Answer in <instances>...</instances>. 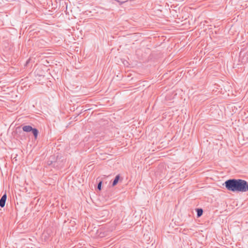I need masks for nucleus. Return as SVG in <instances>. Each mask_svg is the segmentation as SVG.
<instances>
[{
	"mask_svg": "<svg viewBox=\"0 0 248 248\" xmlns=\"http://www.w3.org/2000/svg\"><path fill=\"white\" fill-rule=\"evenodd\" d=\"M224 184L229 191L237 192L248 191V182L243 179H230L226 181Z\"/></svg>",
	"mask_w": 248,
	"mask_h": 248,
	"instance_id": "f257e3e1",
	"label": "nucleus"
},
{
	"mask_svg": "<svg viewBox=\"0 0 248 248\" xmlns=\"http://www.w3.org/2000/svg\"><path fill=\"white\" fill-rule=\"evenodd\" d=\"M6 199L7 195L6 193H5V194L2 196V197L0 199V206L1 207H3L5 206Z\"/></svg>",
	"mask_w": 248,
	"mask_h": 248,
	"instance_id": "f03ea898",
	"label": "nucleus"
},
{
	"mask_svg": "<svg viewBox=\"0 0 248 248\" xmlns=\"http://www.w3.org/2000/svg\"><path fill=\"white\" fill-rule=\"evenodd\" d=\"M32 129L33 128L31 126H29V125L24 126L23 127V130L26 132H30V131H31L32 130Z\"/></svg>",
	"mask_w": 248,
	"mask_h": 248,
	"instance_id": "7ed1b4c3",
	"label": "nucleus"
},
{
	"mask_svg": "<svg viewBox=\"0 0 248 248\" xmlns=\"http://www.w3.org/2000/svg\"><path fill=\"white\" fill-rule=\"evenodd\" d=\"M119 178H120V176L119 175H117L115 177V178L112 183V186H115V185H116L117 184V183L119 181Z\"/></svg>",
	"mask_w": 248,
	"mask_h": 248,
	"instance_id": "20e7f679",
	"label": "nucleus"
},
{
	"mask_svg": "<svg viewBox=\"0 0 248 248\" xmlns=\"http://www.w3.org/2000/svg\"><path fill=\"white\" fill-rule=\"evenodd\" d=\"M197 212L198 217H201L202 215V213H203V211L202 209H198L197 210Z\"/></svg>",
	"mask_w": 248,
	"mask_h": 248,
	"instance_id": "39448f33",
	"label": "nucleus"
},
{
	"mask_svg": "<svg viewBox=\"0 0 248 248\" xmlns=\"http://www.w3.org/2000/svg\"><path fill=\"white\" fill-rule=\"evenodd\" d=\"M33 134L34 135L35 138L36 139L38 135V131L36 129H32L31 130Z\"/></svg>",
	"mask_w": 248,
	"mask_h": 248,
	"instance_id": "423d86ee",
	"label": "nucleus"
},
{
	"mask_svg": "<svg viewBox=\"0 0 248 248\" xmlns=\"http://www.w3.org/2000/svg\"><path fill=\"white\" fill-rule=\"evenodd\" d=\"M101 185H102V182H100L98 185V186H97V188L99 190H101Z\"/></svg>",
	"mask_w": 248,
	"mask_h": 248,
	"instance_id": "0eeeda50",
	"label": "nucleus"
},
{
	"mask_svg": "<svg viewBox=\"0 0 248 248\" xmlns=\"http://www.w3.org/2000/svg\"><path fill=\"white\" fill-rule=\"evenodd\" d=\"M15 125H14L13 123H12V124H11V125H10V127H9V131H10V130H11L12 128H14V127H15Z\"/></svg>",
	"mask_w": 248,
	"mask_h": 248,
	"instance_id": "6e6552de",
	"label": "nucleus"
},
{
	"mask_svg": "<svg viewBox=\"0 0 248 248\" xmlns=\"http://www.w3.org/2000/svg\"><path fill=\"white\" fill-rule=\"evenodd\" d=\"M15 159V160L16 161V157H14L13 160Z\"/></svg>",
	"mask_w": 248,
	"mask_h": 248,
	"instance_id": "1a4fd4ad",
	"label": "nucleus"
},
{
	"mask_svg": "<svg viewBox=\"0 0 248 248\" xmlns=\"http://www.w3.org/2000/svg\"><path fill=\"white\" fill-rule=\"evenodd\" d=\"M15 133V131H13L12 132V134H13V133Z\"/></svg>",
	"mask_w": 248,
	"mask_h": 248,
	"instance_id": "9d476101",
	"label": "nucleus"
}]
</instances>
